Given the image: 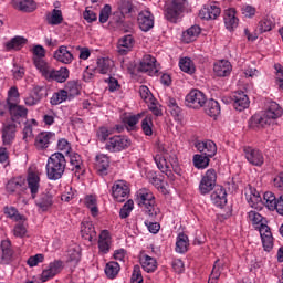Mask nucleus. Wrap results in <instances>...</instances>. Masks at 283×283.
Here are the masks:
<instances>
[{"label":"nucleus","instance_id":"obj_1","mask_svg":"<svg viewBox=\"0 0 283 283\" xmlns=\"http://www.w3.org/2000/svg\"><path fill=\"white\" fill-rule=\"evenodd\" d=\"M158 150L159 154L154 157L158 169L161 171V174H165L168 178H170V180H174L172 171H175V174H180L178 157L175 153L169 151L165 145H159Z\"/></svg>","mask_w":283,"mask_h":283},{"label":"nucleus","instance_id":"obj_2","mask_svg":"<svg viewBox=\"0 0 283 283\" xmlns=\"http://www.w3.org/2000/svg\"><path fill=\"white\" fill-rule=\"evenodd\" d=\"M283 109L280 104L276 102H269L268 108L262 115H253L250 119L251 127H266L273 123V120H277V118H282Z\"/></svg>","mask_w":283,"mask_h":283},{"label":"nucleus","instance_id":"obj_3","mask_svg":"<svg viewBox=\"0 0 283 283\" xmlns=\"http://www.w3.org/2000/svg\"><path fill=\"white\" fill-rule=\"evenodd\" d=\"M67 167V160H65V155L62 153L52 154L46 163L45 171L49 180H61L63 174H65V168Z\"/></svg>","mask_w":283,"mask_h":283},{"label":"nucleus","instance_id":"obj_4","mask_svg":"<svg viewBox=\"0 0 283 283\" xmlns=\"http://www.w3.org/2000/svg\"><path fill=\"white\" fill-rule=\"evenodd\" d=\"M135 201L138 207L149 216V218H156L158 216V207L156 206V197L154 192L147 188H142L136 192Z\"/></svg>","mask_w":283,"mask_h":283},{"label":"nucleus","instance_id":"obj_5","mask_svg":"<svg viewBox=\"0 0 283 283\" xmlns=\"http://www.w3.org/2000/svg\"><path fill=\"white\" fill-rule=\"evenodd\" d=\"M187 10V0H170L165 6L164 15L170 23H178Z\"/></svg>","mask_w":283,"mask_h":283},{"label":"nucleus","instance_id":"obj_6","mask_svg":"<svg viewBox=\"0 0 283 283\" xmlns=\"http://www.w3.org/2000/svg\"><path fill=\"white\" fill-rule=\"evenodd\" d=\"M40 74L45 81H49V83L52 81H55V83H65V81L70 78V70L67 67L55 70L50 64L44 67L42 66Z\"/></svg>","mask_w":283,"mask_h":283},{"label":"nucleus","instance_id":"obj_7","mask_svg":"<svg viewBox=\"0 0 283 283\" xmlns=\"http://www.w3.org/2000/svg\"><path fill=\"white\" fill-rule=\"evenodd\" d=\"M130 145L132 140H129V137L123 135H115L106 140L105 149L107 151H111V154H116L118 151L128 149Z\"/></svg>","mask_w":283,"mask_h":283},{"label":"nucleus","instance_id":"obj_8","mask_svg":"<svg viewBox=\"0 0 283 283\" xmlns=\"http://www.w3.org/2000/svg\"><path fill=\"white\" fill-rule=\"evenodd\" d=\"M218 180V174L216 169L210 168L202 176L201 181L199 184V192L201 196H207V193H211L213 189H216V182Z\"/></svg>","mask_w":283,"mask_h":283},{"label":"nucleus","instance_id":"obj_9","mask_svg":"<svg viewBox=\"0 0 283 283\" xmlns=\"http://www.w3.org/2000/svg\"><path fill=\"white\" fill-rule=\"evenodd\" d=\"M138 72L148 74V76H158L160 65L156 63V57L151 56L150 54H146L139 62Z\"/></svg>","mask_w":283,"mask_h":283},{"label":"nucleus","instance_id":"obj_10","mask_svg":"<svg viewBox=\"0 0 283 283\" xmlns=\"http://www.w3.org/2000/svg\"><path fill=\"white\" fill-rule=\"evenodd\" d=\"M186 104L191 109H201L207 104V95L198 88L191 90L186 96Z\"/></svg>","mask_w":283,"mask_h":283},{"label":"nucleus","instance_id":"obj_11","mask_svg":"<svg viewBox=\"0 0 283 283\" xmlns=\"http://www.w3.org/2000/svg\"><path fill=\"white\" fill-rule=\"evenodd\" d=\"M129 184L125 180H117L112 187V196L117 202H125L129 198Z\"/></svg>","mask_w":283,"mask_h":283},{"label":"nucleus","instance_id":"obj_12","mask_svg":"<svg viewBox=\"0 0 283 283\" xmlns=\"http://www.w3.org/2000/svg\"><path fill=\"white\" fill-rule=\"evenodd\" d=\"M243 154L244 158L253 167H262L264 165V154L262 150L248 146L243 148Z\"/></svg>","mask_w":283,"mask_h":283},{"label":"nucleus","instance_id":"obj_13","mask_svg":"<svg viewBox=\"0 0 283 283\" xmlns=\"http://www.w3.org/2000/svg\"><path fill=\"white\" fill-rule=\"evenodd\" d=\"M63 271V261L55 260L51 262L49 265L44 266L41 273V282H48L49 280H52L53 277H56L59 273Z\"/></svg>","mask_w":283,"mask_h":283},{"label":"nucleus","instance_id":"obj_14","mask_svg":"<svg viewBox=\"0 0 283 283\" xmlns=\"http://www.w3.org/2000/svg\"><path fill=\"white\" fill-rule=\"evenodd\" d=\"M2 145L4 147H12L17 138V124L12 122L3 123L1 128Z\"/></svg>","mask_w":283,"mask_h":283},{"label":"nucleus","instance_id":"obj_15","mask_svg":"<svg viewBox=\"0 0 283 283\" xmlns=\"http://www.w3.org/2000/svg\"><path fill=\"white\" fill-rule=\"evenodd\" d=\"M8 109L11 116V123H18L21 125V123H25V120H28V109L25 106L12 104L11 106H8Z\"/></svg>","mask_w":283,"mask_h":283},{"label":"nucleus","instance_id":"obj_16","mask_svg":"<svg viewBox=\"0 0 283 283\" xmlns=\"http://www.w3.org/2000/svg\"><path fill=\"white\" fill-rule=\"evenodd\" d=\"M195 147L197 151H200L201 155L208 158H213L218 154V146L211 139L197 142Z\"/></svg>","mask_w":283,"mask_h":283},{"label":"nucleus","instance_id":"obj_17","mask_svg":"<svg viewBox=\"0 0 283 283\" xmlns=\"http://www.w3.org/2000/svg\"><path fill=\"white\" fill-rule=\"evenodd\" d=\"M232 102L233 107L237 112H244L248 109L249 105H251V101H249V95L244 93V91H237L232 93Z\"/></svg>","mask_w":283,"mask_h":283},{"label":"nucleus","instance_id":"obj_18","mask_svg":"<svg viewBox=\"0 0 283 283\" xmlns=\"http://www.w3.org/2000/svg\"><path fill=\"white\" fill-rule=\"evenodd\" d=\"M55 140L56 134L52 132H42L35 137L34 145L36 149L43 150L48 149V147H50V145H52V143H54Z\"/></svg>","mask_w":283,"mask_h":283},{"label":"nucleus","instance_id":"obj_19","mask_svg":"<svg viewBox=\"0 0 283 283\" xmlns=\"http://www.w3.org/2000/svg\"><path fill=\"white\" fill-rule=\"evenodd\" d=\"M137 23L143 32H149L154 28V14L149 10H143L137 17Z\"/></svg>","mask_w":283,"mask_h":283},{"label":"nucleus","instance_id":"obj_20","mask_svg":"<svg viewBox=\"0 0 283 283\" xmlns=\"http://www.w3.org/2000/svg\"><path fill=\"white\" fill-rule=\"evenodd\" d=\"M28 188L31 192V198H36L39 190L41 189V176L36 171H29L27 177Z\"/></svg>","mask_w":283,"mask_h":283},{"label":"nucleus","instance_id":"obj_21","mask_svg":"<svg viewBox=\"0 0 283 283\" xmlns=\"http://www.w3.org/2000/svg\"><path fill=\"white\" fill-rule=\"evenodd\" d=\"M98 253L99 255H107L112 249V234L107 230H103L98 237Z\"/></svg>","mask_w":283,"mask_h":283},{"label":"nucleus","instance_id":"obj_22","mask_svg":"<svg viewBox=\"0 0 283 283\" xmlns=\"http://www.w3.org/2000/svg\"><path fill=\"white\" fill-rule=\"evenodd\" d=\"M139 262L142 264V269H144L146 273H155V271L158 269V261L156 258L149 256L147 253H140Z\"/></svg>","mask_w":283,"mask_h":283},{"label":"nucleus","instance_id":"obj_23","mask_svg":"<svg viewBox=\"0 0 283 283\" xmlns=\"http://www.w3.org/2000/svg\"><path fill=\"white\" fill-rule=\"evenodd\" d=\"M220 7L216 3L205 6L200 11L199 15L205 19L206 21L216 20L220 17Z\"/></svg>","mask_w":283,"mask_h":283},{"label":"nucleus","instance_id":"obj_24","mask_svg":"<svg viewBox=\"0 0 283 283\" xmlns=\"http://www.w3.org/2000/svg\"><path fill=\"white\" fill-rule=\"evenodd\" d=\"M233 66L228 60H219L213 65V72L216 76L226 77L231 74Z\"/></svg>","mask_w":283,"mask_h":283},{"label":"nucleus","instance_id":"obj_25","mask_svg":"<svg viewBox=\"0 0 283 283\" xmlns=\"http://www.w3.org/2000/svg\"><path fill=\"white\" fill-rule=\"evenodd\" d=\"M52 205H54V197L50 192H43L35 199L39 211L45 212L52 209Z\"/></svg>","mask_w":283,"mask_h":283},{"label":"nucleus","instance_id":"obj_26","mask_svg":"<svg viewBox=\"0 0 283 283\" xmlns=\"http://www.w3.org/2000/svg\"><path fill=\"white\" fill-rule=\"evenodd\" d=\"M33 63L39 72L42 67H46L48 63L45 62V49L42 45H35L33 48Z\"/></svg>","mask_w":283,"mask_h":283},{"label":"nucleus","instance_id":"obj_27","mask_svg":"<svg viewBox=\"0 0 283 283\" xmlns=\"http://www.w3.org/2000/svg\"><path fill=\"white\" fill-rule=\"evenodd\" d=\"M96 72L97 74H112L114 72L115 64L109 57H99L96 62Z\"/></svg>","mask_w":283,"mask_h":283},{"label":"nucleus","instance_id":"obj_28","mask_svg":"<svg viewBox=\"0 0 283 283\" xmlns=\"http://www.w3.org/2000/svg\"><path fill=\"white\" fill-rule=\"evenodd\" d=\"M54 60L64 65H70L74 61V55L67 50V46L62 45L54 52Z\"/></svg>","mask_w":283,"mask_h":283},{"label":"nucleus","instance_id":"obj_29","mask_svg":"<svg viewBox=\"0 0 283 283\" xmlns=\"http://www.w3.org/2000/svg\"><path fill=\"white\" fill-rule=\"evenodd\" d=\"M211 201L216 207H224L227 205V189L222 186H217L211 193Z\"/></svg>","mask_w":283,"mask_h":283},{"label":"nucleus","instance_id":"obj_30","mask_svg":"<svg viewBox=\"0 0 283 283\" xmlns=\"http://www.w3.org/2000/svg\"><path fill=\"white\" fill-rule=\"evenodd\" d=\"M235 14V9L233 8L224 11L223 21L227 30H235V28H238L240 20Z\"/></svg>","mask_w":283,"mask_h":283},{"label":"nucleus","instance_id":"obj_31","mask_svg":"<svg viewBox=\"0 0 283 283\" xmlns=\"http://www.w3.org/2000/svg\"><path fill=\"white\" fill-rule=\"evenodd\" d=\"M81 235L84 240L92 242L96 238V229L92 221H82L81 223Z\"/></svg>","mask_w":283,"mask_h":283},{"label":"nucleus","instance_id":"obj_32","mask_svg":"<svg viewBox=\"0 0 283 283\" xmlns=\"http://www.w3.org/2000/svg\"><path fill=\"white\" fill-rule=\"evenodd\" d=\"M95 169L99 176H107V169H109V157L105 154L97 155Z\"/></svg>","mask_w":283,"mask_h":283},{"label":"nucleus","instance_id":"obj_33","mask_svg":"<svg viewBox=\"0 0 283 283\" xmlns=\"http://www.w3.org/2000/svg\"><path fill=\"white\" fill-rule=\"evenodd\" d=\"M41 98H43V87L34 86L31 94L25 97L24 103L29 107H32L34 105H39V103H41Z\"/></svg>","mask_w":283,"mask_h":283},{"label":"nucleus","instance_id":"obj_34","mask_svg":"<svg viewBox=\"0 0 283 283\" xmlns=\"http://www.w3.org/2000/svg\"><path fill=\"white\" fill-rule=\"evenodd\" d=\"M200 32H202V30L199 25H192L182 32L181 41L184 43H193V41L200 36Z\"/></svg>","mask_w":283,"mask_h":283},{"label":"nucleus","instance_id":"obj_35","mask_svg":"<svg viewBox=\"0 0 283 283\" xmlns=\"http://www.w3.org/2000/svg\"><path fill=\"white\" fill-rule=\"evenodd\" d=\"M222 271H224V261L218 259L213 264L208 283H218L220 275H222Z\"/></svg>","mask_w":283,"mask_h":283},{"label":"nucleus","instance_id":"obj_36","mask_svg":"<svg viewBox=\"0 0 283 283\" xmlns=\"http://www.w3.org/2000/svg\"><path fill=\"white\" fill-rule=\"evenodd\" d=\"M13 8L22 12H34L36 2L34 0H13Z\"/></svg>","mask_w":283,"mask_h":283},{"label":"nucleus","instance_id":"obj_37","mask_svg":"<svg viewBox=\"0 0 283 283\" xmlns=\"http://www.w3.org/2000/svg\"><path fill=\"white\" fill-rule=\"evenodd\" d=\"M176 253H187L189 251V237L185 233H179L176 239Z\"/></svg>","mask_w":283,"mask_h":283},{"label":"nucleus","instance_id":"obj_38","mask_svg":"<svg viewBox=\"0 0 283 283\" xmlns=\"http://www.w3.org/2000/svg\"><path fill=\"white\" fill-rule=\"evenodd\" d=\"M117 48L120 54H127V52L132 51V48H134V36L124 35L119 39Z\"/></svg>","mask_w":283,"mask_h":283},{"label":"nucleus","instance_id":"obj_39","mask_svg":"<svg viewBox=\"0 0 283 283\" xmlns=\"http://www.w3.org/2000/svg\"><path fill=\"white\" fill-rule=\"evenodd\" d=\"M84 205L90 209L91 216L96 218L98 216V201L96 199V196L87 195L84 199Z\"/></svg>","mask_w":283,"mask_h":283},{"label":"nucleus","instance_id":"obj_40","mask_svg":"<svg viewBox=\"0 0 283 283\" xmlns=\"http://www.w3.org/2000/svg\"><path fill=\"white\" fill-rule=\"evenodd\" d=\"M46 22L49 25H61L63 23V12L59 9H53L51 13L46 14Z\"/></svg>","mask_w":283,"mask_h":283},{"label":"nucleus","instance_id":"obj_41","mask_svg":"<svg viewBox=\"0 0 283 283\" xmlns=\"http://www.w3.org/2000/svg\"><path fill=\"white\" fill-rule=\"evenodd\" d=\"M262 202L264 207H266V209H269L270 211H275L277 199L275 198V195L273 192H264Z\"/></svg>","mask_w":283,"mask_h":283},{"label":"nucleus","instance_id":"obj_42","mask_svg":"<svg viewBox=\"0 0 283 283\" xmlns=\"http://www.w3.org/2000/svg\"><path fill=\"white\" fill-rule=\"evenodd\" d=\"M192 160L196 169H207L209 167V163H211V157L197 154L193 156Z\"/></svg>","mask_w":283,"mask_h":283},{"label":"nucleus","instance_id":"obj_43","mask_svg":"<svg viewBox=\"0 0 283 283\" xmlns=\"http://www.w3.org/2000/svg\"><path fill=\"white\" fill-rule=\"evenodd\" d=\"M120 272V265L118 262L111 261L105 266V274L108 280H114L116 275Z\"/></svg>","mask_w":283,"mask_h":283},{"label":"nucleus","instance_id":"obj_44","mask_svg":"<svg viewBox=\"0 0 283 283\" xmlns=\"http://www.w3.org/2000/svg\"><path fill=\"white\" fill-rule=\"evenodd\" d=\"M179 67L181 72H185L186 74H193L196 72V64H193V61L189 57L180 59Z\"/></svg>","mask_w":283,"mask_h":283},{"label":"nucleus","instance_id":"obj_45","mask_svg":"<svg viewBox=\"0 0 283 283\" xmlns=\"http://www.w3.org/2000/svg\"><path fill=\"white\" fill-rule=\"evenodd\" d=\"M140 118H143V113L129 115L124 118V124L126 125L128 132H134L136 129V125H138Z\"/></svg>","mask_w":283,"mask_h":283},{"label":"nucleus","instance_id":"obj_46","mask_svg":"<svg viewBox=\"0 0 283 283\" xmlns=\"http://www.w3.org/2000/svg\"><path fill=\"white\" fill-rule=\"evenodd\" d=\"M142 130L145 134V136H154V119L151 115H147L142 120Z\"/></svg>","mask_w":283,"mask_h":283},{"label":"nucleus","instance_id":"obj_47","mask_svg":"<svg viewBox=\"0 0 283 283\" xmlns=\"http://www.w3.org/2000/svg\"><path fill=\"white\" fill-rule=\"evenodd\" d=\"M69 95H67V91L65 90H60L55 93H53L50 103L51 105H61V103H65V101H67Z\"/></svg>","mask_w":283,"mask_h":283},{"label":"nucleus","instance_id":"obj_48","mask_svg":"<svg viewBox=\"0 0 283 283\" xmlns=\"http://www.w3.org/2000/svg\"><path fill=\"white\" fill-rule=\"evenodd\" d=\"M23 189V180L13 178L7 184V191L9 193H19Z\"/></svg>","mask_w":283,"mask_h":283},{"label":"nucleus","instance_id":"obj_49","mask_svg":"<svg viewBox=\"0 0 283 283\" xmlns=\"http://www.w3.org/2000/svg\"><path fill=\"white\" fill-rule=\"evenodd\" d=\"M206 114L208 116H219L220 114V104L216 99H209L206 105Z\"/></svg>","mask_w":283,"mask_h":283},{"label":"nucleus","instance_id":"obj_50","mask_svg":"<svg viewBox=\"0 0 283 283\" xmlns=\"http://www.w3.org/2000/svg\"><path fill=\"white\" fill-rule=\"evenodd\" d=\"M20 98H21V95L19 94V88L17 86H12L8 91V98H7L8 107H10L11 105L19 104Z\"/></svg>","mask_w":283,"mask_h":283},{"label":"nucleus","instance_id":"obj_51","mask_svg":"<svg viewBox=\"0 0 283 283\" xmlns=\"http://www.w3.org/2000/svg\"><path fill=\"white\" fill-rule=\"evenodd\" d=\"M119 14L125 18V14H132L134 11V4L129 0H120L118 3Z\"/></svg>","mask_w":283,"mask_h":283},{"label":"nucleus","instance_id":"obj_52","mask_svg":"<svg viewBox=\"0 0 283 283\" xmlns=\"http://www.w3.org/2000/svg\"><path fill=\"white\" fill-rule=\"evenodd\" d=\"M2 260H10L13 255L12 243L10 240H3L1 242Z\"/></svg>","mask_w":283,"mask_h":283},{"label":"nucleus","instance_id":"obj_53","mask_svg":"<svg viewBox=\"0 0 283 283\" xmlns=\"http://www.w3.org/2000/svg\"><path fill=\"white\" fill-rule=\"evenodd\" d=\"M273 20L271 18L265 17L259 22V31L262 33L271 32L273 30Z\"/></svg>","mask_w":283,"mask_h":283},{"label":"nucleus","instance_id":"obj_54","mask_svg":"<svg viewBox=\"0 0 283 283\" xmlns=\"http://www.w3.org/2000/svg\"><path fill=\"white\" fill-rule=\"evenodd\" d=\"M139 96L143 101H145L147 103V105H149V103H153L154 101H156L154 98V94H151V91H149V87H147V86L139 87Z\"/></svg>","mask_w":283,"mask_h":283},{"label":"nucleus","instance_id":"obj_55","mask_svg":"<svg viewBox=\"0 0 283 283\" xmlns=\"http://www.w3.org/2000/svg\"><path fill=\"white\" fill-rule=\"evenodd\" d=\"M134 211V200L129 199L126 203L122 207L119 211V217L122 219L129 218V213Z\"/></svg>","mask_w":283,"mask_h":283},{"label":"nucleus","instance_id":"obj_56","mask_svg":"<svg viewBox=\"0 0 283 283\" xmlns=\"http://www.w3.org/2000/svg\"><path fill=\"white\" fill-rule=\"evenodd\" d=\"M4 213L15 222H22V220H24L23 216H21L14 207L6 208Z\"/></svg>","mask_w":283,"mask_h":283},{"label":"nucleus","instance_id":"obj_57","mask_svg":"<svg viewBox=\"0 0 283 283\" xmlns=\"http://www.w3.org/2000/svg\"><path fill=\"white\" fill-rule=\"evenodd\" d=\"M67 92V96H78V83L76 81H69L64 88Z\"/></svg>","mask_w":283,"mask_h":283},{"label":"nucleus","instance_id":"obj_58","mask_svg":"<svg viewBox=\"0 0 283 283\" xmlns=\"http://www.w3.org/2000/svg\"><path fill=\"white\" fill-rule=\"evenodd\" d=\"M96 136L101 143H107V138L112 136V130L105 126H102L97 129Z\"/></svg>","mask_w":283,"mask_h":283},{"label":"nucleus","instance_id":"obj_59","mask_svg":"<svg viewBox=\"0 0 283 283\" xmlns=\"http://www.w3.org/2000/svg\"><path fill=\"white\" fill-rule=\"evenodd\" d=\"M167 105L172 116H180V106H178V102H176V98L168 97Z\"/></svg>","mask_w":283,"mask_h":283},{"label":"nucleus","instance_id":"obj_60","mask_svg":"<svg viewBox=\"0 0 283 283\" xmlns=\"http://www.w3.org/2000/svg\"><path fill=\"white\" fill-rule=\"evenodd\" d=\"M248 219L250 222H252L253 227H260V224H262V214H260L259 212L255 211H250L248 213Z\"/></svg>","mask_w":283,"mask_h":283},{"label":"nucleus","instance_id":"obj_61","mask_svg":"<svg viewBox=\"0 0 283 283\" xmlns=\"http://www.w3.org/2000/svg\"><path fill=\"white\" fill-rule=\"evenodd\" d=\"M109 14H112V6L105 4L99 12V23H107L109 21Z\"/></svg>","mask_w":283,"mask_h":283},{"label":"nucleus","instance_id":"obj_62","mask_svg":"<svg viewBox=\"0 0 283 283\" xmlns=\"http://www.w3.org/2000/svg\"><path fill=\"white\" fill-rule=\"evenodd\" d=\"M25 43L23 41V38H13L10 42L7 43V49L8 50H21V45Z\"/></svg>","mask_w":283,"mask_h":283},{"label":"nucleus","instance_id":"obj_63","mask_svg":"<svg viewBox=\"0 0 283 283\" xmlns=\"http://www.w3.org/2000/svg\"><path fill=\"white\" fill-rule=\"evenodd\" d=\"M132 283H143V273L140 272V265H135L130 279Z\"/></svg>","mask_w":283,"mask_h":283},{"label":"nucleus","instance_id":"obj_64","mask_svg":"<svg viewBox=\"0 0 283 283\" xmlns=\"http://www.w3.org/2000/svg\"><path fill=\"white\" fill-rule=\"evenodd\" d=\"M105 82L108 85V91L111 92H118L120 90V84L118 83V80L115 77H109L105 80Z\"/></svg>","mask_w":283,"mask_h":283}]
</instances>
